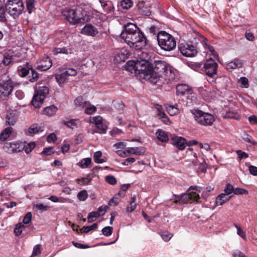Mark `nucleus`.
Returning a JSON list of instances; mask_svg holds the SVG:
<instances>
[{
  "label": "nucleus",
  "instance_id": "1",
  "mask_svg": "<svg viewBox=\"0 0 257 257\" xmlns=\"http://www.w3.org/2000/svg\"><path fill=\"white\" fill-rule=\"evenodd\" d=\"M120 36L130 47L136 50H140L146 45L144 34L133 23H128L124 25Z\"/></svg>",
  "mask_w": 257,
  "mask_h": 257
},
{
  "label": "nucleus",
  "instance_id": "2",
  "mask_svg": "<svg viewBox=\"0 0 257 257\" xmlns=\"http://www.w3.org/2000/svg\"><path fill=\"white\" fill-rule=\"evenodd\" d=\"M62 14L65 19L72 24H78L81 21H88L90 20L88 13L80 7L76 10L65 8L62 10Z\"/></svg>",
  "mask_w": 257,
  "mask_h": 257
},
{
  "label": "nucleus",
  "instance_id": "3",
  "mask_svg": "<svg viewBox=\"0 0 257 257\" xmlns=\"http://www.w3.org/2000/svg\"><path fill=\"white\" fill-rule=\"evenodd\" d=\"M192 68L200 73L213 77L217 73V64L212 59L207 60L204 64L195 63L192 65Z\"/></svg>",
  "mask_w": 257,
  "mask_h": 257
},
{
  "label": "nucleus",
  "instance_id": "4",
  "mask_svg": "<svg viewBox=\"0 0 257 257\" xmlns=\"http://www.w3.org/2000/svg\"><path fill=\"white\" fill-rule=\"evenodd\" d=\"M200 187L196 186H191L187 190V193L179 196L177 199L174 200V202L179 204H185L198 202L200 199L198 192H200Z\"/></svg>",
  "mask_w": 257,
  "mask_h": 257
},
{
  "label": "nucleus",
  "instance_id": "5",
  "mask_svg": "<svg viewBox=\"0 0 257 257\" xmlns=\"http://www.w3.org/2000/svg\"><path fill=\"white\" fill-rule=\"evenodd\" d=\"M153 70L159 73L165 77V80H171L175 78V74L172 67L165 61H155L153 64Z\"/></svg>",
  "mask_w": 257,
  "mask_h": 257
},
{
  "label": "nucleus",
  "instance_id": "6",
  "mask_svg": "<svg viewBox=\"0 0 257 257\" xmlns=\"http://www.w3.org/2000/svg\"><path fill=\"white\" fill-rule=\"evenodd\" d=\"M158 44L161 49L170 51L174 49L176 46L175 38L165 31L160 32L157 36Z\"/></svg>",
  "mask_w": 257,
  "mask_h": 257
},
{
  "label": "nucleus",
  "instance_id": "7",
  "mask_svg": "<svg viewBox=\"0 0 257 257\" xmlns=\"http://www.w3.org/2000/svg\"><path fill=\"white\" fill-rule=\"evenodd\" d=\"M126 69L133 71L136 74H143L144 76H147V74L149 71V62L145 60H141L137 61H128L125 65Z\"/></svg>",
  "mask_w": 257,
  "mask_h": 257
},
{
  "label": "nucleus",
  "instance_id": "8",
  "mask_svg": "<svg viewBox=\"0 0 257 257\" xmlns=\"http://www.w3.org/2000/svg\"><path fill=\"white\" fill-rule=\"evenodd\" d=\"M5 8L10 15L15 19L22 13L24 5L22 0H7Z\"/></svg>",
  "mask_w": 257,
  "mask_h": 257
},
{
  "label": "nucleus",
  "instance_id": "9",
  "mask_svg": "<svg viewBox=\"0 0 257 257\" xmlns=\"http://www.w3.org/2000/svg\"><path fill=\"white\" fill-rule=\"evenodd\" d=\"M195 120L200 124L204 126L211 125L215 120L213 115L199 109L191 110Z\"/></svg>",
  "mask_w": 257,
  "mask_h": 257
},
{
  "label": "nucleus",
  "instance_id": "10",
  "mask_svg": "<svg viewBox=\"0 0 257 257\" xmlns=\"http://www.w3.org/2000/svg\"><path fill=\"white\" fill-rule=\"evenodd\" d=\"M48 93L49 89L47 86L36 87L35 88V93L31 102L32 105L35 108L40 107Z\"/></svg>",
  "mask_w": 257,
  "mask_h": 257
},
{
  "label": "nucleus",
  "instance_id": "11",
  "mask_svg": "<svg viewBox=\"0 0 257 257\" xmlns=\"http://www.w3.org/2000/svg\"><path fill=\"white\" fill-rule=\"evenodd\" d=\"M15 83L12 80H0V96L7 97L12 92Z\"/></svg>",
  "mask_w": 257,
  "mask_h": 257
},
{
  "label": "nucleus",
  "instance_id": "12",
  "mask_svg": "<svg viewBox=\"0 0 257 257\" xmlns=\"http://www.w3.org/2000/svg\"><path fill=\"white\" fill-rule=\"evenodd\" d=\"M24 148V145L19 142H6L3 147L4 149L10 154L20 152Z\"/></svg>",
  "mask_w": 257,
  "mask_h": 257
},
{
  "label": "nucleus",
  "instance_id": "13",
  "mask_svg": "<svg viewBox=\"0 0 257 257\" xmlns=\"http://www.w3.org/2000/svg\"><path fill=\"white\" fill-rule=\"evenodd\" d=\"M179 50L181 53L185 57H193L197 53L195 46L186 43H182L179 47Z\"/></svg>",
  "mask_w": 257,
  "mask_h": 257
},
{
  "label": "nucleus",
  "instance_id": "14",
  "mask_svg": "<svg viewBox=\"0 0 257 257\" xmlns=\"http://www.w3.org/2000/svg\"><path fill=\"white\" fill-rule=\"evenodd\" d=\"M146 75V77L148 78L150 82L153 84H155L159 81L163 82L165 80V77L163 74L157 73L153 70L150 72L149 74L147 73Z\"/></svg>",
  "mask_w": 257,
  "mask_h": 257
},
{
  "label": "nucleus",
  "instance_id": "15",
  "mask_svg": "<svg viewBox=\"0 0 257 257\" xmlns=\"http://www.w3.org/2000/svg\"><path fill=\"white\" fill-rule=\"evenodd\" d=\"M81 33L83 35L94 37L98 34V31L94 26L87 24L82 29Z\"/></svg>",
  "mask_w": 257,
  "mask_h": 257
},
{
  "label": "nucleus",
  "instance_id": "16",
  "mask_svg": "<svg viewBox=\"0 0 257 257\" xmlns=\"http://www.w3.org/2000/svg\"><path fill=\"white\" fill-rule=\"evenodd\" d=\"M32 66L28 62L19 66L17 70L19 76L22 77H25L29 73L32 69Z\"/></svg>",
  "mask_w": 257,
  "mask_h": 257
},
{
  "label": "nucleus",
  "instance_id": "17",
  "mask_svg": "<svg viewBox=\"0 0 257 257\" xmlns=\"http://www.w3.org/2000/svg\"><path fill=\"white\" fill-rule=\"evenodd\" d=\"M172 144L173 146H176L180 150H184L187 145L185 139L181 137L174 138Z\"/></svg>",
  "mask_w": 257,
  "mask_h": 257
},
{
  "label": "nucleus",
  "instance_id": "18",
  "mask_svg": "<svg viewBox=\"0 0 257 257\" xmlns=\"http://www.w3.org/2000/svg\"><path fill=\"white\" fill-rule=\"evenodd\" d=\"M243 62L239 59H234L232 61L227 63L226 64V68L228 70L231 71L232 69L241 68L242 66Z\"/></svg>",
  "mask_w": 257,
  "mask_h": 257
},
{
  "label": "nucleus",
  "instance_id": "19",
  "mask_svg": "<svg viewBox=\"0 0 257 257\" xmlns=\"http://www.w3.org/2000/svg\"><path fill=\"white\" fill-rule=\"evenodd\" d=\"M55 78L60 86H61L64 83L67 82L69 78L64 70L61 72L60 74H56Z\"/></svg>",
  "mask_w": 257,
  "mask_h": 257
},
{
  "label": "nucleus",
  "instance_id": "20",
  "mask_svg": "<svg viewBox=\"0 0 257 257\" xmlns=\"http://www.w3.org/2000/svg\"><path fill=\"white\" fill-rule=\"evenodd\" d=\"M138 7L139 13L143 15L150 16L151 14L150 8L143 2L138 3Z\"/></svg>",
  "mask_w": 257,
  "mask_h": 257
},
{
  "label": "nucleus",
  "instance_id": "21",
  "mask_svg": "<svg viewBox=\"0 0 257 257\" xmlns=\"http://www.w3.org/2000/svg\"><path fill=\"white\" fill-rule=\"evenodd\" d=\"M128 155L134 154L141 156L145 153V149L143 147H130L126 148Z\"/></svg>",
  "mask_w": 257,
  "mask_h": 257
},
{
  "label": "nucleus",
  "instance_id": "22",
  "mask_svg": "<svg viewBox=\"0 0 257 257\" xmlns=\"http://www.w3.org/2000/svg\"><path fill=\"white\" fill-rule=\"evenodd\" d=\"M231 198V196H228L226 194L221 193L217 196L215 201L216 204V205H222Z\"/></svg>",
  "mask_w": 257,
  "mask_h": 257
},
{
  "label": "nucleus",
  "instance_id": "23",
  "mask_svg": "<svg viewBox=\"0 0 257 257\" xmlns=\"http://www.w3.org/2000/svg\"><path fill=\"white\" fill-rule=\"evenodd\" d=\"M57 110V107L55 105H52L46 107L43 111V113L44 115L49 116H52L56 113Z\"/></svg>",
  "mask_w": 257,
  "mask_h": 257
},
{
  "label": "nucleus",
  "instance_id": "24",
  "mask_svg": "<svg viewBox=\"0 0 257 257\" xmlns=\"http://www.w3.org/2000/svg\"><path fill=\"white\" fill-rule=\"evenodd\" d=\"M166 109L168 113L171 116H174L179 113L180 110L178 108L177 104L167 105L166 106Z\"/></svg>",
  "mask_w": 257,
  "mask_h": 257
},
{
  "label": "nucleus",
  "instance_id": "25",
  "mask_svg": "<svg viewBox=\"0 0 257 257\" xmlns=\"http://www.w3.org/2000/svg\"><path fill=\"white\" fill-rule=\"evenodd\" d=\"M44 63L45 64H42L41 65H38L37 68V69L40 70L42 71H46L52 67V60L48 57H47L46 58Z\"/></svg>",
  "mask_w": 257,
  "mask_h": 257
},
{
  "label": "nucleus",
  "instance_id": "26",
  "mask_svg": "<svg viewBox=\"0 0 257 257\" xmlns=\"http://www.w3.org/2000/svg\"><path fill=\"white\" fill-rule=\"evenodd\" d=\"M87 101H85L82 96H78L74 100V104L79 109H84Z\"/></svg>",
  "mask_w": 257,
  "mask_h": 257
},
{
  "label": "nucleus",
  "instance_id": "27",
  "mask_svg": "<svg viewBox=\"0 0 257 257\" xmlns=\"http://www.w3.org/2000/svg\"><path fill=\"white\" fill-rule=\"evenodd\" d=\"M176 91L178 94L184 95L189 92V87L184 84H180L176 86Z\"/></svg>",
  "mask_w": 257,
  "mask_h": 257
},
{
  "label": "nucleus",
  "instance_id": "28",
  "mask_svg": "<svg viewBox=\"0 0 257 257\" xmlns=\"http://www.w3.org/2000/svg\"><path fill=\"white\" fill-rule=\"evenodd\" d=\"M157 139L162 142H167L169 141V137L166 133L162 130H158L156 133Z\"/></svg>",
  "mask_w": 257,
  "mask_h": 257
},
{
  "label": "nucleus",
  "instance_id": "29",
  "mask_svg": "<svg viewBox=\"0 0 257 257\" xmlns=\"http://www.w3.org/2000/svg\"><path fill=\"white\" fill-rule=\"evenodd\" d=\"M92 180L90 174H88L86 177L81 178H77L76 180V182L81 186L88 185Z\"/></svg>",
  "mask_w": 257,
  "mask_h": 257
},
{
  "label": "nucleus",
  "instance_id": "30",
  "mask_svg": "<svg viewBox=\"0 0 257 257\" xmlns=\"http://www.w3.org/2000/svg\"><path fill=\"white\" fill-rule=\"evenodd\" d=\"M101 7L103 9L104 12L106 13H109L111 11L112 6L111 3L109 1L106 2L104 0H98Z\"/></svg>",
  "mask_w": 257,
  "mask_h": 257
},
{
  "label": "nucleus",
  "instance_id": "31",
  "mask_svg": "<svg viewBox=\"0 0 257 257\" xmlns=\"http://www.w3.org/2000/svg\"><path fill=\"white\" fill-rule=\"evenodd\" d=\"M63 123L67 127L73 130L77 128L80 124V121L78 119H71L68 121H64Z\"/></svg>",
  "mask_w": 257,
  "mask_h": 257
},
{
  "label": "nucleus",
  "instance_id": "32",
  "mask_svg": "<svg viewBox=\"0 0 257 257\" xmlns=\"http://www.w3.org/2000/svg\"><path fill=\"white\" fill-rule=\"evenodd\" d=\"M136 196H133L131 197V200L130 202L129 205L127 206L126 208V211L127 212H132L134 211L137 206V203L136 202Z\"/></svg>",
  "mask_w": 257,
  "mask_h": 257
},
{
  "label": "nucleus",
  "instance_id": "33",
  "mask_svg": "<svg viewBox=\"0 0 257 257\" xmlns=\"http://www.w3.org/2000/svg\"><path fill=\"white\" fill-rule=\"evenodd\" d=\"M16 116L13 112H10L6 116V124L10 125H13L16 122Z\"/></svg>",
  "mask_w": 257,
  "mask_h": 257
},
{
  "label": "nucleus",
  "instance_id": "34",
  "mask_svg": "<svg viewBox=\"0 0 257 257\" xmlns=\"http://www.w3.org/2000/svg\"><path fill=\"white\" fill-rule=\"evenodd\" d=\"M12 53L13 52L11 51H9L5 55L3 62L5 65H8L14 60V55Z\"/></svg>",
  "mask_w": 257,
  "mask_h": 257
},
{
  "label": "nucleus",
  "instance_id": "35",
  "mask_svg": "<svg viewBox=\"0 0 257 257\" xmlns=\"http://www.w3.org/2000/svg\"><path fill=\"white\" fill-rule=\"evenodd\" d=\"M85 113L87 114H92L96 111V107L92 105L89 101H88L84 108Z\"/></svg>",
  "mask_w": 257,
  "mask_h": 257
},
{
  "label": "nucleus",
  "instance_id": "36",
  "mask_svg": "<svg viewBox=\"0 0 257 257\" xmlns=\"http://www.w3.org/2000/svg\"><path fill=\"white\" fill-rule=\"evenodd\" d=\"M42 131H43V128L36 124L31 125L28 130V132L31 135L36 134Z\"/></svg>",
  "mask_w": 257,
  "mask_h": 257
},
{
  "label": "nucleus",
  "instance_id": "37",
  "mask_svg": "<svg viewBox=\"0 0 257 257\" xmlns=\"http://www.w3.org/2000/svg\"><path fill=\"white\" fill-rule=\"evenodd\" d=\"M12 134V128L8 127L5 128L4 131L0 134V140L5 141L9 138Z\"/></svg>",
  "mask_w": 257,
  "mask_h": 257
},
{
  "label": "nucleus",
  "instance_id": "38",
  "mask_svg": "<svg viewBox=\"0 0 257 257\" xmlns=\"http://www.w3.org/2000/svg\"><path fill=\"white\" fill-rule=\"evenodd\" d=\"M25 228V225L22 223H19L16 225L14 228V233L16 236L21 234L23 229Z\"/></svg>",
  "mask_w": 257,
  "mask_h": 257
},
{
  "label": "nucleus",
  "instance_id": "39",
  "mask_svg": "<svg viewBox=\"0 0 257 257\" xmlns=\"http://www.w3.org/2000/svg\"><path fill=\"white\" fill-rule=\"evenodd\" d=\"M53 52L54 55H58L59 54H68L69 53H71V50L70 49L68 50L65 47L56 48L53 50Z\"/></svg>",
  "mask_w": 257,
  "mask_h": 257
},
{
  "label": "nucleus",
  "instance_id": "40",
  "mask_svg": "<svg viewBox=\"0 0 257 257\" xmlns=\"http://www.w3.org/2000/svg\"><path fill=\"white\" fill-rule=\"evenodd\" d=\"M77 197L80 201H85L88 197V194L86 190L80 191L77 193Z\"/></svg>",
  "mask_w": 257,
  "mask_h": 257
},
{
  "label": "nucleus",
  "instance_id": "41",
  "mask_svg": "<svg viewBox=\"0 0 257 257\" xmlns=\"http://www.w3.org/2000/svg\"><path fill=\"white\" fill-rule=\"evenodd\" d=\"M100 216V214H99V213H98V212L97 211H92V212H90L88 216V217H87L88 222V223L92 222L94 221L95 220H96V219Z\"/></svg>",
  "mask_w": 257,
  "mask_h": 257
},
{
  "label": "nucleus",
  "instance_id": "42",
  "mask_svg": "<svg viewBox=\"0 0 257 257\" xmlns=\"http://www.w3.org/2000/svg\"><path fill=\"white\" fill-rule=\"evenodd\" d=\"M120 5L122 9L127 10L133 6V3L131 0H122Z\"/></svg>",
  "mask_w": 257,
  "mask_h": 257
},
{
  "label": "nucleus",
  "instance_id": "43",
  "mask_svg": "<svg viewBox=\"0 0 257 257\" xmlns=\"http://www.w3.org/2000/svg\"><path fill=\"white\" fill-rule=\"evenodd\" d=\"M234 226L237 229V234L240 236L243 240H246L247 237L245 232L243 231L238 225L234 224Z\"/></svg>",
  "mask_w": 257,
  "mask_h": 257
},
{
  "label": "nucleus",
  "instance_id": "44",
  "mask_svg": "<svg viewBox=\"0 0 257 257\" xmlns=\"http://www.w3.org/2000/svg\"><path fill=\"white\" fill-rule=\"evenodd\" d=\"M89 120L91 123H94L96 126L103 122L102 117L100 116L90 117Z\"/></svg>",
  "mask_w": 257,
  "mask_h": 257
},
{
  "label": "nucleus",
  "instance_id": "45",
  "mask_svg": "<svg viewBox=\"0 0 257 257\" xmlns=\"http://www.w3.org/2000/svg\"><path fill=\"white\" fill-rule=\"evenodd\" d=\"M91 162L90 158H87L82 159L79 164V166L82 168H88Z\"/></svg>",
  "mask_w": 257,
  "mask_h": 257
},
{
  "label": "nucleus",
  "instance_id": "46",
  "mask_svg": "<svg viewBox=\"0 0 257 257\" xmlns=\"http://www.w3.org/2000/svg\"><path fill=\"white\" fill-rule=\"evenodd\" d=\"M204 46L205 49L208 50L207 53L210 52V55H212L214 58L217 57V54L212 46L208 45L205 43L204 44Z\"/></svg>",
  "mask_w": 257,
  "mask_h": 257
},
{
  "label": "nucleus",
  "instance_id": "47",
  "mask_svg": "<svg viewBox=\"0 0 257 257\" xmlns=\"http://www.w3.org/2000/svg\"><path fill=\"white\" fill-rule=\"evenodd\" d=\"M97 227L98 224L97 223H95L90 226H84L82 228V231L84 233H88L91 230L96 229Z\"/></svg>",
  "mask_w": 257,
  "mask_h": 257
},
{
  "label": "nucleus",
  "instance_id": "48",
  "mask_svg": "<svg viewBox=\"0 0 257 257\" xmlns=\"http://www.w3.org/2000/svg\"><path fill=\"white\" fill-rule=\"evenodd\" d=\"M158 115L159 117V118L161 119V120L166 124H168L169 122V119L165 114V113L163 111H160L159 113H158Z\"/></svg>",
  "mask_w": 257,
  "mask_h": 257
},
{
  "label": "nucleus",
  "instance_id": "49",
  "mask_svg": "<svg viewBox=\"0 0 257 257\" xmlns=\"http://www.w3.org/2000/svg\"><path fill=\"white\" fill-rule=\"evenodd\" d=\"M160 235L162 239L165 241H168L173 236V234L167 231H162Z\"/></svg>",
  "mask_w": 257,
  "mask_h": 257
},
{
  "label": "nucleus",
  "instance_id": "50",
  "mask_svg": "<svg viewBox=\"0 0 257 257\" xmlns=\"http://www.w3.org/2000/svg\"><path fill=\"white\" fill-rule=\"evenodd\" d=\"M102 156V153L100 151H97L94 154V162L98 164H101L103 162V159H100Z\"/></svg>",
  "mask_w": 257,
  "mask_h": 257
},
{
  "label": "nucleus",
  "instance_id": "51",
  "mask_svg": "<svg viewBox=\"0 0 257 257\" xmlns=\"http://www.w3.org/2000/svg\"><path fill=\"white\" fill-rule=\"evenodd\" d=\"M35 144L34 142H31L28 144L24 145V149L27 154L30 153L35 148Z\"/></svg>",
  "mask_w": 257,
  "mask_h": 257
},
{
  "label": "nucleus",
  "instance_id": "52",
  "mask_svg": "<svg viewBox=\"0 0 257 257\" xmlns=\"http://www.w3.org/2000/svg\"><path fill=\"white\" fill-rule=\"evenodd\" d=\"M113 231V228L110 226H106L102 229V234L106 236H109L111 235Z\"/></svg>",
  "mask_w": 257,
  "mask_h": 257
},
{
  "label": "nucleus",
  "instance_id": "53",
  "mask_svg": "<svg viewBox=\"0 0 257 257\" xmlns=\"http://www.w3.org/2000/svg\"><path fill=\"white\" fill-rule=\"evenodd\" d=\"M34 1L35 0H27V10L29 14H31L32 12V11L34 8Z\"/></svg>",
  "mask_w": 257,
  "mask_h": 257
},
{
  "label": "nucleus",
  "instance_id": "54",
  "mask_svg": "<svg viewBox=\"0 0 257 257\" xmlns=\"http://www.w3.org/2000/svg\"><path fill=\"white\" fill-rule=\"evenodd\" d=\"M234 188L230 184H227L224 189V194H226L227 195L229 196L230 194L234 192Z\"/></svg>",
  "mask_w": 257,
  "mask_h": 257
},
{
  "label": "nucleus",
  "instance_id": "55",
  "mask_svg": "<svg viewBox=\"0 0 257 257\" xmlns=\"http://www.w3.org/2000/svg\"><path fill=\"white\" fill-rule=\"evenodd\" d=\"M240 85L244 88H247L248 86V79L244 77H241L238 81Z\"/></svg>",
  "mask_w": 257,
  "mask_h": 257
},
{
  "label": "nucleus",
  "instance_id": "56",
  "mask_svg": "<svg viewBox=\"0 0 257 257\" xmlns=\"http://www.w3.org/2000/svg\"><path fill=\"white\" fill-rule=\"evenodd\" d=\"M248 191L243 188H235L234 189L233 193L235 195L248 194Z\"/></svg>",
  "mask_w": 257,
  "mask_h": 257
},
{
  "label": "nucleus",
  "instance_id": "57",
  "mask_svg": "<svg viewBox=\"0 0 257 257\" xmlns=\"http://www.w3.org/2000/svg\"><path fill=\"white\" fill-rule=\"evenodd\" d=\"M105 181L110 185H115L117 182L116 178L112 175L106 176Z\"/></svg>",
  "mask_w": 257,
  "mask_h": 257
},
{
  "label": "nucleus",
  "instance_id": "58",
  "mask_svg": "<svg viewBox=\"0 0 257 257\" xmlns=\"http://www.w3.org/2000/svg\"><path fill=\"white\" fill-rule=\"evenodd\" d=\"M235 152L238 155L239 160H241L243 159H246L248 157V154L242 151L241 150H236Z\"/></svg>",
  "mask_w": 257,
  "mask_h": 257
},
{
  "label": "nucleus",
  "instance_id": "59",
  "mask_svg": "<svg viewBox=\"0 0 257 257\" xmlns=\"http://www.w3.org/2000/svg\"><path fill=\"white\" fill-rule=\"evenodd\" d=\"M32 215L31 212H28L26 214L23 220V224H28L32 221Z\"/></svg>",
  "mask_w": 257,
  "mask_h": 257
},
{
  "label": "nucleus",
  "instance_id": "60",
  "mask_svg": "<svg viewBox=\"0 0 257 257\" xmlns=\"http://www.w3.org/2000/svg\"><path fill=\"white\" fill-rule=\"evenodd\" d=\"M194 159L192 160V163L194 166H197L200 164L202 165L205 162V160L203 158L198 160L197 158L196 154L195 153L194 154Z\"/></svg>",
  "mask_w": 257,
  "mask_h": 257
},
{
  "label": "nucleus",
  "instance_id": "61",
  "mask_svg": "<svg viewBox=\"0 0 257 257\" xmlns=\"http://www.w3.org/2000/svg\"><path fill=\"white\" fill-rule=\"evenodd\" d=\"M67 75L68 76H74L77 74V71L75 69L73 68H66L64 70Z\"/></svg>",
  "mask_w": 257,
  "mask_h": 257
},
{
  "label": "nucleus",
  "instance_id": "62",
  "mask_svg": "<svg viewBox=\"0 0 257 257\" xmlns=\"http://www.w3.org/2000/svg\"><path fill=\"white\" fill-rule=\"evenodd\" d=\"M225 118H230L237 119L239 118V115L237 113H234L233 112L229 111L224 116Z\"/></svg>",
  "mask_w": 257,
  "mask_h": 257
},
{
  "label": "nucleus",
  "instance_id": "63",
  "mask_svg": "<svg viewBox=\"0 0 257 257\" xmlns=\"http://www.w3.org/2000/svg\"><path fill=\"white\" fill-rule=\"evenodd\" d=\"M31 71L32 73V76L31 78L29 79V80L32 82H34L38 80L39 78V75L38 73L36 72V71L33 69V68H32Z\"/></svg>",
  "mask_w": 257,
  "mask_h": 257
},
{
  "label": "nucleus",
  "instance_id": "64",
  "mask_svg": "<svg viewBox=\"0 0 257 257\" xmlns=\"http://www.w3.org/2000/svg\"><path fill=\"white\" fill-rule=\"evenodd\" d=\"M107 208H108V207L107 206L102 205V206H100L98 208L97 211L98 212L99 214H100V216H103L105 214Z\"/></svg>",
  "mask_w": 257,
  "mask_h": 257
}]
</instances>
